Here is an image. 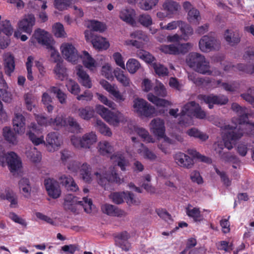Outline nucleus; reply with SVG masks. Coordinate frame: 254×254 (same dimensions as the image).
I'll list each match as a JSON object with an SVG mask.
<instances>
[{
    "mask_svg": "<svg viewBox=\"0 0 254 254\" xmlns=\"http://www.w3.org/2000/svg\"><path fill=\"white\" fill-rule=\"evenodd\" d=\"M158 2V0H138V6L142 10L147 11L153 8Z\"/></svg>",
    "mask_w": 254,
    "mask_h": 254,
    "instance_id": "nucleus-38",
    "label": "nucleus"
},
{
    "mask_svg": "<svg viewBox=\"0 0 254 254\" xmlns=\"http://www.w3.org/2000/svg\"><path fill=\"white\" fill-rule=\"evenodd\" d=\"M26 154L27 158L33 162H39L41 159L40 152L35 147L30 148L27 151Z\"/></svg>",
    "mask_w": 254,
    "mask_h": 254,
    "instance_id": "nucleus-45",
    "label": "nucleus"
},
{
    "mask_svg": "<svg viewBox=\"0 0 254 254\" xmlns=\"http://www.w3.org/2000/svg\"><path fill=\"white\" fill-rule=\"evenodd\" d=\"M183 24L182 20H174L170 22L167 25H163L162 23H161L160 25L161 28L167 30H173L176 29L177 27L180 28L181 25Z\"/></svg>",
    "mask_w": 254,
    "mask_h": 254,
    "instance_id": "nucleus-57",
    "label": "nucleus"
},
{
    "mask_svg": "<svg viewBox=\"0 0 254 254\" xmlns=\"http://www.w3.org/2000/svg\"><path fill=\"white\" fill-rule=\"evenodd\" d=\"M163 8L168 14H173L179 11L181 6L179 4L173 0H166L162 5Z\"/></svg>",
    "mask_w": 254,
    "mask_h": 254,
    "instance_id": "nucleus-32",
    "label": "nucleus"
},
{
    "mask_svg": "<svg viewBox=\"0 0 254 254\" xmlns=\"http://www.w3.org/2000/svg\"><path fill=\"white\" fill-rule=\"evenodd\" d=\"M138 57L147 64H150L154 62L155 58L150 53L142 51L137 53Z\"/></svg>",
    "mask_w": 254,
    "mask_h": 254,
    "instance_id": "nucleus-58",
    "label": "nucleus"
},
{
    "mask_svg": "<svg viewBox=\"0 0 254 254\" xmlns=\"http://www.w3.org/2000/svg\"><path fill=\"white\" fill-rule=\"evenodd\" d=\"M36 120L39 125L41 126H51L56 128L69 126L74 130H77L79 129V125L73 118L68 117L64 119L63 115L58 116L54 120L51 119L49 121L42 116H37Z\"/></svg>",
    "mask_w": 254,
    "mask_h": 254,
    "instance_id": "nucleus-3",
    "label": "nucleus"
},
{
    "mask_svg": "<svg viewBox=\"0 0 254 254\" xmlns=\"http://www.w3.org/2000/svg\"><path fill=\"white\" fill-rule=\"evenodd\" d=\"M97 64H85L83 66L79 65L77 67L76 74L78 76L79 82L86 88H90L92 87L91 81L89 75L85 72L84 67L87 68L89 70L94 71L97 68Z\"/></svg>",
    "mask_w": 254,
    "mask_h": 254,
    "instance_id": "nucleus-13",
    "label": "nucleus"
},
{
    "mask_svg": "<svg viewBox=\"0 0 254 254\" xmlns=\"http://www.w3.org/2000/svg\"><path fill=\"white\" fill-rule=\"evenodd\" d=\"M61 160L64 165L70 172H76L78 169L77 163L72 158L69 152L63 151L61 152Z\"/></svg>",
    "mask_w": 254,
    "mask_h": 254,
    "instance_id": "nucleus-23",
    "label": "nucleus"
},
{
    "mask_svg": "<svg viewBox=\"0 0 254 254\" xmlns=\"http://www.w3.org/2000/svg\"><path fill=\"white\" fill-rule=\"evenodd\" d=\"M95 127L96 129L104 135L111 136L112 134L110 128L101 120H96Z\"/></svg>",
    "mask_w": 254,
    "mask_h": 254,
    "instance_id": "nucleus-41",
    "label": "nucleus"
},
{
    "mask_svg": "<svg viewBox=\"0 0 254 254\" xmlns=\"http://www.w3.org/2000/svg\"><path fill=\"white\" fill-rule=\"evenodd\" d=\"M192 47V45L190 43L178 44L177 46L174 44L165 45L161 46L160 50L165 54L172 55L184 54L189 52Z\"/></svg>",
    "mask_w": 254,
    "mask_h": 254,
    "instance_id": "nucleus-10",
    "label": "nucleus"
},
{
    "mask_svg": "<svg viewBox=\"0 0 254 254\" xmlns=\"http://www.w3.org/2000/svg\"><path fill=\"white\" fill-rule=\"evenodd\" d=\"M138 21L144 27H148L152 24V19L147 14H142L138 16Z\"/></svg>",
    "mask_w": 254,
    "mask_h": 254,
    "instance_id": "nucleus-56",
    "label": "nucleus"
},
{
    "mask_svg": "<svg viewBox=\"0 0 254 254\" xmlns=\"http://www.w3.org/2000/svg\"><path fill=\"white\" fill-rule=\"evenodd\" d=\"M39 44L48 49H53L55 42L52 35L47 31L41 28L35 29L29 40L30 45L35 46Z\"/></svg>",
    "mask_w": 254,
    "mask_h": 254,
    "instance_id": "nucleus-5",
    "label": "nucleus"
},
{
    "mask_svg": "<svg viewBox=\"0 0 254 254\" xmlns=\"http://www.w3.org/2000/svg\"><path fill=\"white\" fill-rule=\"evenodd\" d=\"M7 86L5 81L2 79V75L0 74V96L2 100L5 102L9 103L12 100V95L7 91Z\"/></svg>",
    "mask_w": 254,
    "mask_h": 254,
    "instance_id": "nucleus-31",
    "label": "nucleus"
},
{
    "mask_svg": "<svg viewBox=\"0 0 254 254\" xmlns=\"http://www.w3.org/2000/svg\"><path fill=\"white\" fill-rule=\"evenodd\" d=\"M53 32L55 36L58 38L65 37L66 35L63 25L59 22L56 23L53 25Z\"/></svg>",
    "mask_w": 254,
    "mask_h": 254,
    "instance_id": "nucleus-48",
    "label": "nucleus"
},
{
    "mask_svg": "<svg viewBox=\"0 0 254 254\" xmlns=\"http://www.w3.org/2000/svg\"><path fill=\"white\" fill-rule=\"evenodd\" d=\"M147 102L142 98H136L133 101V110L134 112L139 116L141 113L145 106H147Z\"/></svg>",
    "mask_w": 254,
    "mask_h": 254,
    "instance_id": "nucleus-40",
    "label": "nucleus"
},
{
    "mask_svg": "<svg viewBox=\"0 0 254 254\" xmlns=\"http://www.w3.org/2000/svg\"><path fill=\"white\" fill-rule=\"evenodd\" d=\"M66 86L69 91L72 94L77 95L80 92V88L77 83L70 79L67 81Z\"/></svg>",
    "mask_w": 254,
    "mask_h": 254,
    "instance_id": "nucleus-59",
    "label": "nucleus"
},
{
    "mask_svg": "<svg viewBox=\"0 0 254 254\" xmlns=\"http://www.w3.org/2000/svg\"><path fill=\"white\" fill-rule=\"evenodd\" d=\"M176 163L180 166L185 168H190L193 164L192 159L188 155L183 153H178L175 156Z\"/></svg>",
    "mask_w": 254,
    "mask_h": 254,
    "instance_id": "nucleus-25",
    "label": "nucleus"
},
{
    "mask_svg": "<svg viewBox=\"0 0 254 254\" xmlns=\"http://www.w3.org/2000/svg\"><path fill=\"white\" fill-rule=\"evenodd\" d=\"M2 134L4 139L12 145H16L18 143V139L13 132L9 127H5L2 129Z\"/></svg>",
    "mask_w": 254,
    "mask_h": 254,
    "instance_id": "nucleus-36",
    "label": "nucleus"
},
{
    "mask_svg": "<svg viewBox=\"0 0 254 254\" xmlns=\"http://www.w3.org/2000/svg\"><path fill=\"white\" fill-rule=\"evenodd\" d=\"M0 165L2 166L7 165L9 170L13 174L19 171L22 168L21 160L18 155L14 152L5 153L1 146H0Z\"/></svg>",
    "mask_w": 254,
    "mask_h": 254,
    "instance_id": "nucleus-4",
    "label": "nucleus"
},
{
    "mask_svg": "<svg viewBox=\"0 0 254 254\" xmlns=\"http://www.w3.org/2000/svg\"><path fill=\"white\" fill-rule=\"evenodd\" d=\"M18 187L20 192L26 198H29L31 196V187L28 179L22 178L18 183Z\"/></svg>",
    "mask_w": 254,
    "mask_h": 254,
    "instance_id": "nucleus-29",
    "label": "nucleus"
},
{
    "mask_svg": "<svg viewBox=\"0 0 254 254\" xmlns=\"http://www.w3.org/2000/svg\"><path fill=\"white\" fill-rule=\"evenodd\" d=\"M186 213L188 217L193 219L195 222H200L204 219L200 208L188 205L185 208Z\"/></svg>",
    "mask_w": 254,
    "mask_h": 254,
    "instance_id": "nucleus-24",
    "label": "nucleus"
},
{
    "mask_svg": "<svg viewBox=\"0 0 254 254\" xmlns=\"http://www.w3.org/2000/svg\"><path fill=\"white\" fill-rule=\"evenodd\" d=\"M156 73L159 76H164L168 74V69L163 64H152Z\"/></svg>",
    "mask_w": 254,
    "mask_h": 254,
    "instance_id": "nucleus-61",
    "label": "nucleus"
},
{
    "mask_svg": "<svg viewBox=\"0 0 254 254\" xmlns=\"http://www.w3.org/2000/svg\"><path fill=\"white\" fill-rule=\"evenodd\" d=\"M61 51L63 57L68 62H74L79 58L77 51L73 45L64 43L61 46Z\"/></svg>",
    "mask_w": 254,
    "mask_h": 254,
    "instance_id": "nucleus-16",
    "label": "nucleus"
},
{
    "mask_svg": "<svg viewBox=\"0 0 254 254\" xmlns=\"http://www.w3.org/2000/svg\"><path fill=\"white\" fill-rule=\"evenodd\" d=\"M46 141L47 150L51 152L57 150L62 143L61 138L59 135L55 132L48 134Z\"/></svg>",
    "mask_w": 254,
    "mask_h": 254,
    "instance_id": "nucleus-20",
    "label": "nucleus"
},
{
    "mask_svg": "<svg viewBox=\"0 0 254 254\" xmlns=\"http://www.w3.org/2000/svg\"><path fill=\"white\" fill-rule=\"evenodd\" d=\"M187 133L190 137L198 138L202 141H205L208 138V136L206 134L194 127L188 130Z\"/></svg>",
    "mask_w": 254,
    "mask_h": 254,
    "instance_id": "nucleus-42",
    "label": "nucleus"
},
{
    "mask_svg": "<svg viewBox=\"0 0 254 254\" xmlns=\"http://www.w3.org/2000/svg\"><path fill=\"white\" fill-rule=\"evenodd\" d=\"M224 38L231 46L237 44L240 41V37L239 34L234 32L232 30L227 29L225 31Z\"/></svg>",
    "mask_w": 254,
    "mask_h": 254,
    "instance_id": "nucleus-33",
    "label": "nucleus"
},
{
    "mask_svg": "<svg viewBox=\"0 0 254 254\" xmlns=\"http://www.w3.org/2000/svg\"><path fill=\"white\" fill-rule=\"evenodd\" d=\"M97 141V135L93 132L85 133L82 137L73 136L71 138L72 144L76 148H89Z\"/></svg>",
    "mask_w": 254,
    "mask_h": 254,
    "instance_id": "nucleus-8",
    "label": "nucleus"
},
{
    "mask_svg": "<svg viewBox=\"0 0 254 254\" xmlns=\"http://www.w3.org/2000/svg\"><path fill=\"white\" fill-rule=\"evenodd\" d=\"M199 99L208 105L210 109H211L214 104L223 105L228 102L227 98L224 96H217L213 95H200Z\"/></svg>",
    "mask_w": 254,
    "mask_h": 254,
    "instance_id": "nucleus-21",
    "label": "nucleus"
},
{
    "mask_svg": "<svg viewBox=\"0 0 254 254\" xmlns=\"http://www.w3.org/2000/svg\"><path fill=\"white\" fill-rule=\"evenodd\" d=\"M197 109H198V104L194 102H190L186 104L182 109L181 118L183 119H188V121L186 122L180 121V124L186 126L192 124L191 120L189 119L193 116Z\"/></svg>",
    "mask_w": 254,
    "mask_h": 254,
    "instance_id": "nucleus-12",
    "label": "nucleus"
},
{
    "mask_svg": "<svg viewBox=\"0 0 254 254\" xmlns=\"http://www.w3.org/2000/svg\"><path fill=\"white\" fill-rule=\"evenodd\" d=\"M77 205L82 206L85 211L88 213L95 210V206L93 204L90 198L83 197L82 200H79L77 197L72 194H68L65 196L64 203L65 208L72 210Z\"/></svg>",
    "mask_w": 254,
    "mask_h": 254,
    "instance_id": "nucleus-6",
    "label": "nucleus"
},
{
    "mask_svg": "<svg viewBox=\"0 0 254 254\" xmlns=\"http://www.w3.org/2000/svg\"><path fill=\"white\" fill-rule=\"evenodd\" d=\"M135 13L132 9L124 8L120 12V18L126 23L133 26L135 24L134 19Z\"/></svg>",
    "mask_w": 254,
    "mask_h": 254,
    "instance_id": "nucleus-26",
    "label": "nucleus"
},
{
    "mask_svg": "<svg viewBox=\"0 0 254 254\" xmlns=\"http://www.w3.org/2000/svg\"><path fill=\"white\" fill-rule=\"evenodd\" d=\"M187 64H203L206 62L204 56L199 53L192 52L187 57Z\"/></svg>",
    "mask_w": 254,
    "mask_h": 254,
    "instance_id": "nucleus-34",
    "label": "nucleus"
},
{
    "mask_svg": "<svg viewBox=\"0 0 254 254\" xmlns=\"http://www.w3.org/2000/svg\"><path fill=\"white\" fill-rule=\"evenodd\" d=\"M153 91L154 93L158 96L165 97L167 95V90L164 85L158 81H156Z\"/></svg>",
    "mask_w": 254,
    "mask_h": 254,
    "instance_id": "nucleus-53",
    "label": "nucleus"
},
{
    "mask_svg": "<svg viewBox=\"0 0 254 254\" xmlns=\"http://www.w3.org/2000/svg\"><path fill=\"white\" fill-rule=\"evenodd\" d=\"M94 111L89 107L79 109L78 114L80 117L84 120H89L93 116Z\"/></svg>",
    "mask_w": 254,
    "mask_h": 254,
    "instance_id": "nucleus-51",
    "label": "nucleus"
},
{
    "mask_svg": "<svg viewBox=\"0 0 254 254\" xmlns=\"http://www.w3.org/2000/svg\"><path fill=\"white\" fill-rule=\"evenodd\" d=\"M149 129L150 131L158 139L165 137V122L163 120L157 118L153 119L150 123Z\"/></svg>",
    "mask_w": 254,
    "mask_h": 254,
    "instance_id": "nucleus-17",
    "label": "nucleus"
},
{
    "mask_svg": "<svg viewBox=\"0 0 254 254\" xmlns=\"http://www.w3.org/2000/svg\"><path fill=\"white\" fill-rule=\"evenodd\" d=\"M137 148V152L140 157L150 161H154L156 159V155L149 150L142 143L139 144Z\"/></svg>",
    "mask_w": 254,
    "mask_h": 254,
    "instance_id": "nucleus-30",
    "label": "nucleus"
},
{
    "mask_svg": "<svg viewBox=\"0 0 254 254\" xmlns=\"http://www.w3.org/2000/svg\"><path fill=\"white\" fill-rule=\"evenodd\" d=\"M35 17L33 14H27L19 21L17 29H19L27 34H31L33 30V27L35 24Z\"/></svg>",
    "mask_w": 254,
    "mask_h": 254,
    "instance_id": "nucleus-19",
    "label": "nucleus"
},
{
    "mask_svg": "<svg viewBox=\"0 0 254 254\" xmlns=\"http://www.w3.org/2000/svg\"><path fill=\"white\" fill-rule=\"evenodd\" d=\"M55 72L57 77L62 80H64L66 76V69L64 64H57L55 69Z\"/></svg>",
    "mask_w": 254,
    "mask_h": 254,
    "instance_id": "nucleus-60",
    "label": "nucleus"
},
{
    "mask_svg": "<svg viewBox=\"0 0 254 254\" xmlns=\"http://www.w3.org/2000/svg\"><path fill=\"white\" fill-rule=\"evenodd\" d=\"M58 178L61 183L67 190L74 191L78 190V186L71 177L64 174H61Z\"/></svg>",
    "mask_w": 254,
    "mask_h": 254,
    "instance_id": "nucleus-28",
    "label": "nucleus"
},
{
    "mask_svg": "<svg viewBox=\"0 0 254 254\" xmlns=\"http://www.w3.org/2000/svg\"><path fill=\"white\" fill-rule=\"evenodd\" d=\"M0 26L1 28V33H3L7 36L12 35L13 29L9 20H4L0 21Z\"/></svg>",
    "mask_w": 254,
    "mask_h": 254,
    "instance_id": "nucleus-54",
    "label": "nucleus"
},
{
    "mask_svg": "<svg viewBox=\"0 0 254 254\" xmlns=\"http://www.w3.org/2000/svg\"><path fill=\"white\" fill-rule=\"evenodd\" d=\"M114 74L118 81L123 85L125 86L129 85V79L123 73V72L120 69L117 68L115 70Z\"/></svg>",
    "mask_w": 254,
    "mask_h": 254,
    "instance_id": "nucleus-47",
    "label": "nucleus"
},
{
    "mask_svg": "<svg viewBox=\"0 0 254 254\" xmlns=\"http://www.w3.org/2000/svg\"><path fill=\"white\" fill-rule=\"evenodd\" d=\"M95 109L97 113L111 125L117 126L124 120L123 114L120 112H112L102 105L96 106Z\"/></svg>",
    "mask_w": 254,
    "mask_h": 254,
    "instance_id": "nucleus-7",
    "label": "nucleus"
},
{
    "mask_svg": "<svg viewBox=\"0 0 254 254\" xmlns=\"http://www.w3.org/2000/svg\"><path fill=\"white\" fill-rule=\"evenodd\" d=\"M29 131L27 133L29 138L32 142L35 145L45 143L44 136L40 133L41 128L38 127L34 123L31 124L29 126Z\"/></svg>",
    "mask_w": 254,
    "mask_h": 254,
    "instance_id": "nucleus-18",
    "label": "nucleus"
},
{
    "mask_svg": "<svg viewBox=\"0 0 254 254\" xmlns=\"http://www.w3.org/2000/svg\"><path fill=\"white\" fill-rule=\"evenodd\" d=\"M13 128L18 134H23L25 131V119L19 113H15L12 120Z\"/></svg>",
    "mask_w": 254,
    "mask_h": 254,
    "instance_id": "nucleus-22",
    "label": "nucleus"
},
{
    "mask_svg": "<svg viewBox=\"0 0 254 254\" xmlns=\"http://www.w3.org/2000/svg\"><path fill=\"white\" fill-rule=\"evenodd\" d=\"M180 29L182 33L181 36L183 39L186 41L188 39L189 36L192 35L193 33L192 27L183 21Z\"/></svg>",
    "mask_w": 254,
    "mask_h": 254,
    "instance_id": "nucleus-43",
    "label": "nucleus"
},
{
    "mask_svg": "<svg viewBox=\"0 0 254 254\" xmlns=\"http://www.w3.org/2000/svg\"><path fill=\"white\" fill-rule=\"evenodd\" d=\"M158 114L156 108L150 104L147 103V106H145L140 116L151 118L154 116L158 115Z\"/></svg>",
    "mask_w": 254,
    "mask_h": 254,
    "instance_id": "nucleus-46",
    "label": "nucleus"
},
{
    "mask_svg": "<svg viewBox=\"0 0 254 254\" xmlns=\"http://www.w3.org/2000/svg\"><path fill=\"white\" fill-rule=\"evenodd\" d=\"M232 109L238 113L240 119L238 123L241 125L239 127L227 125L221 128L222 141H218L214 145V149L217 153L221 155L224 146L228 150L233 148V142L240 139L245 133L254 135V124L247 123L246 122L248 110L242 108L238 104L234 103L232 105Z\"/></svg>",
    "mask_w": 254,
    "mask_h": 254,
    "instance_id": "nucleus-1",
    "label": "nucleus"
},
{
    "mask_svg": "<svg viewBox=\"0 0 254 254\" xmlns=\"http://www.w3.org/2000/svg\"><path fill=\"white\" fill-rule=\"evenodd\" d=\"M147 99L158 107H168L172 105V103L167 100L160 98L150 92L146 95Z\"/></svg>",
    "mask_w": 254,
    "mask_h": 254,
    "instance_id": "nucleus-27",
    "label": "nucleus"
},
{
    "mask_svg": "<svg viewBox=\"0 0 254 254\" xmlns=\"http://www.w3.org/2000/svg\"><path fill=\"white\" fill-rule=\"evenodd\" d=\"M0 197L2 199H7L10 203V206L11 207L15 208L17 207L18 200L17 198L14 193L10 190H6L4 193H2Z\"/></svg>",
    "mask_w": 254,
    "mask_h": 254,
    "instance_id": "nucleus-35",
    "label": "nucleus"
},
{
    "mask_svg": "<svg viewBox=\"0 0 254 254\" xmlns=\"http://www.w3.org/2000/svg\"><path fill=\"white\" fill-rule=\"evenodd\" d=\"M219 47L220 42L212 36H203L199 42V48L202 52H208L217 49Z\"/></svg>",
    "mask_w": 254,
    "mask_h": 254,
    "instance_id": "nucleus-11",
    "label": "nucleus"
},
{
    "mask_svg": "<svg viewBox=\"0 0 254 254\" xmlns=\"http://www.w3.org/2000/svg\"><path fill=\"white\" fill-rule=\"evenodd\" d=\"M200 19L199 11L194 8L188 12V20L190 23L197 24V22Z\"/></svg>",
    "mask_w": 254,
    "mask_h": 254,
    "instance_id": "nucleus-49",
    "label": "nucleus"
},
{
    "mask_svg": "<svg viewBox=\"0 0 254 254\" xmlns=\"http://www.w3.org/2000/svg\"><path fill=\"white\" fill-rule=\"evenodd\" d=\"M44 185L49 196L56 199L61 194V190L59 183L54 179L47 178L44 181Z\"/></svg>",
    "mask_w": 254,
    "mask_h": 254,
    "instance_id": "nucleus-15",
    "label": "nucleus"
},
{
    "mask_svg": "<svg viewBox=\"0 0 254 254\" xmlns=\"http://www.w3.org/2000/svg\"><path fill=\"white\" fill-rule=\"evenodd\" d=\"M87 26L94 31L103 32L106 29L105 26L103 23L95 20L89 21Z\"/></svg>",
    "mask_w": 254,
    "mask_h": 254,
    "instance_id": "nucleus-55",
    "label": "nucleus"
},
{
    "mask_svg": "<svg viewBox=\"0 0 254 254\" xmlns=\"http://www.w3.org/2000/svg\"><path fill=\"white\" fill-rule=\"evenodd\" d=\"M98 151L100 154L106 155L111 153L114 149L110 142L107 141H102L98 143Z\"/></svg>",
    "mask_w": 254,
    "mask_h": 254,
    "instance_id": "nucleus-37",
    "label": "nucleus"
},
{
    "mask_svg": "<svg viewBox=\"0 0 254 254\" xmlns=\"http://www.w3.org/2000/svg\"><path fill=\"white\" fill-rule=\"evenodd\" d=\"M91 168L86 163H84L81 167L80 170V175L82 179L86 182H90L95 180L99 184L103 186L107 182H114L121 183L123 180L118 176L114 168H110L108 170L105 168H100L96 171L93 175H91Z\"/></svg>",
    "mask_w": 254,
    "mask_h": 254,
    "instance_id": "nucleus-2",
    "label": "nucleus"
},
{
    "mask_svg": "<svg viewBox=\"0 0 254 254\" xmlns=\"http://www.w3.org/2000/svg\"><path fill=\"white\" fill-rule=\"evenodd\" d=\"M42 101L49 112H51L53 110V107L50 104L52 102V98L47 93H43Z\"/></svg>",
    "mask_w": 254,
    "mask_h": 254,
    "instance_id": "nucleus-64",
    "label": "nucleus"
},
{
    "mask_svg": "<svg viewBox=\"0 0 254 254\" xmlns=\"http://www.w3.org/2000/svg\"><path fill=\"white\" fill-rule=\"evenodd\" d=\"M85 37L87 41L91 42L93 47L99 50H105L109 47V44L102 37L94 35L90 30L84 32Z\"/></svg>",
    "mask_w": 254,
    "mask_h": 254,
    "instance_id": "nucleus-14",
    "label": "nucleus"
},
{
    "mask_svg": "<svg viewBox=\"0 0 254 254\" xmlns=\"http://www.w3.org/2000/svg\"><path fill=\"white\" fill-rule=\"evenodd\" d=\"M109 197L114 203L117 204L123 203L124 199L126 200L127 203L129 205H138L140 203V200L139 198L134 197L132 194L128 191L114 192L111 193Z\"/></svg>",
    "mask_w": 254,
    "mask_h": 254,
    "instance_id": "nucleus-9",
    "label": "nucleus"
},
{
    "mask_svg": "<svg viewBox=\"0 0 254 254\" xmlns=\"http://www.w3.org/2000/svg\"><path fill=\"white\" fill-rule=\"evenodd\" d=\"M103 213L108 215L114 216L118 214L117 210L114 206L108 203H104L101 206Z\"/></svg>",
    "mask_w": 254,
    "mask_h": 254,
    "instance_id": "nucleus-52",
    "label": "nucleus"
},
{
    "mask_svg": "<svg viewBox=\"0 0 254 254\" xmlns=\"http://www.w3.org/2000/svg\"><path fill=\"white\" fill-rule=\"evenodd\" d=\"M150 181L151 176L148 174L145 175L141 183V186L148 192L153 193L155 192V189L151 185L150 183Z\"/></svg>",
    "mask_w": 254,
    "mask_h": 254,
    "instance_id": "nucleus-50",
    "label": "nucleus"
},
{
    "mask_svg": "<svg viewBox=\"0 0 254 254\" xmlns=\"http://www.w3.org/2000/svg\"><path fill=\"white\" fill-rule=\"evenodd\" d=\"M111 160L117 163L122 170H125L126 167L128 165V162L125 159V157L120 153H117L111 157Z\"/></svg>",
    "mask_w": 254,
    "mask_h": 254,
    "instance_id": "nucleus-39",
    "label": "nucleus"
},
{
    "mask_svg": "<svg viewBox=\"0 0 254 254\" xmlns=\"http://www.w3.org/2000/svg\"><path fill=\"white\" fill-rule=\"evenodd\" d=\"M190 67L202 74L209 73L208 64H190Z\"/></svg>",
    "mask_w": 254,
    "mask_h": 254,
    "instance_id": "nucleus-63",
    "label": "nucleus"
},
{
    "mask_svg": "<svg viewBox=\"0 0 254 254\" xmlns=\"http://www.w3.org/2000/svg\"><path fill=\"white\" fill-rule=\"evenodd\" d=\"M98 100L104 105L108 106L109 107L114 109L115 107V104L112 101L109 100L108 98L100 93H97L96 94Z\"/></svg>",
    "mask_w": 254,
    "mask_h": 254,
    "instance_id": "nucleus-62",
    "label": "nucleus"
},
{
    "mask_svg": "<svg viewBox=\"0 0 254 254\" xmlns=\"http://www.w3.org/2000/svg\"><path fill=\"white\" fill-rule=\"evenodd\" d=\"M135 131L137 133L144 141L146 142H154L153 138L149 134L148 131L142 127H135Z\"/></svg>",
    "mask_w": 254,
    "mask_h": 254,
    "instance_id": "nucleus-44",
    "label": "nucleus"
}]
</instances>
